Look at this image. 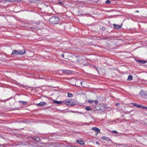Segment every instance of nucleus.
Returning <instances> with one entry per match:
<instances>
[{"label": "nucleus", "instance_id": "1", "mask_svg": "<svg viewBox=\"0 0 147 147\" xmlns=\"http://www.w3.org/2000/svg\"><path fill=\"white\" fill-rule=\"evenodd\" d=\"M59 19L56 17H53L49 19V22L52 24H55L58 23Z\"/></svg>", "mask_w": 147, "mask_h": 147}, {"label": "nucleus", "instance_id": "2", "mask_svg": "<svg viewBox=\"0 0 147 147\" xmlns=\"http://www.w3.org/2000/svg\"><path fill=\"white\" fill-rule=\"evenodd\" d=\"M65 104L68 106H71L75 105V101L73 100H66L65 101Z\"/></svg>", "mask_w": 147, "mask_h": 147}, {"label": "nucleus", "instance_id": "3", "mask_svg": "<svg viewBox=\"0 0 147 147\" xmlns=\"http://www.w3.org/2000/svg\"><path fill=\"white\" fill-rule=\"evenodd\" d=\"M140 96H142L144 98H147V94H146L143 90H141L140 93Z\"/></svg>", "mask_w": 147, "mask_h": 147}, {"label": "nucleus", "instance_id": "4", "mask_svg": "<svg viewBox=\"0 0 147 147\" xmlns=\"http://www.w3.org/2000/svg\"><path fill=\"white\" fill-rule=\"evenodd\" d=\"M96 112L97 113H100L104 112L105 111V109L104 108H101L98 109H96Z\"/></svg>", "mask_w": 147, "mask_h": 147}, {"label": "nucleus", "instance_id": "5", "mask_svg": "<svg viewBox=\"0 0 147 147\" xmlns=\"http://www.w3.org/2000/svg\"><path fill=\"white\" fill-rule=\"evenodd\" d=\"M18 55H22L25 53L26 51L24 49L21 50H18Z\"/></svg>", "mask_w": 147, "mask_h": 147}, {"label": "nucleus", "instance_id": "6", "mask_svg": "<svg viewBox=\"0 0 147 147\" xmlns=\"http://www.w3.org/2000/svg\"><path fill=\"white\" fill-rule=\"evenodd\" d=\"M92 130H94L95 132H96L97 134H96L97 135V134L100 133V130L98 128L96 127H92Z\"/></svg>", "mask_w": 147, "mask_h": 147}, {"label": "nucleus", "instance_id": "7", "mask_svg": "<svg viewBox=\"0 0 147 147\" xmlns=\"http://www.w3.org/2000/svg\"><path fill=\"white\" fill-rule=\"evenodd\" d=\"M46 103L45 102H40L39 103L36 104V105L38 107H40L42 106L46 105Z\"/></svg>", "mask_w": 147, "mask_h": 147}, {"label": "nucleus", "instance_id": "8", "mask_svg": "<svg viewBox=\"0 0 147 147\" xmlns=\"http://www.w3.org/2000/svg\"><path fill=\"white\" fill-rule=\"evenodd\" d=\"M12 55H18V50H14L11 53Z\"/></svg>", "mask_w": 147, "mask_h": 147}, {"label": "nucleus", "instance_id": "9", "mask_svg": "<svg viewBox=\"0 0 147 147\" xmlns=\"http://www.w3.org/2000/svg\"><path fill=\"white\" fill-rule=\"evenodd\" d=\"M62 71L63 73H65L69 74H70L71 73V71L68 70L63 69L62 70Z\"/></svg>", "mask_w": 147, "mask_h": 147}, {"label": "nucleus", "instance_id": "10", "mask_svg": "<svg viewBox=\"0 0 147 147\" xmlns=\"http://www.w3.org/2000/svg\"><path fill=\"white\" fill-rule=\"evenodd\" d=\"M113 26L115 29H119L121 28L122 25L119 26L115 24H114Z\"/></svg>", "mask_w": 147, "mask_h": 147}, {"label": "nucleus", "instance_id": "11", "mask_svg": "<svg viewBox=\"0 0 147 147\" xmlns=\"http://www.w3.org/2000/svg\"><path fill=\"white\" fill-rule=\"evenodd\" d=\"M88 102L89 103H92L94 102L96 104L98 103V101L97 100H90L88 101Z\"/></svg>", "mask_w": 147, "mask_h": 147}, {"label": "nucleus", "instance_id": "12", "mask_svg": "<svg viewBox=\"0 0 147 147\" xmlns=\"http://www.w3.org/2000/svg\"><path fill=\"white\" fill-rule=\"evenodd\" d=\"M76 142L80 144L81 145H84L85 144V143L83 140H77Z\"/></svg>", "mask_w": 147, "mask_h": 147}, {"label": "nucleus", "instance_id": "13", "mask_svg": "<svg viewBox=\"0 0 147 147\" xmlns=\"http://www.w3.org/2000/svg\"><path fill=\"white\" fill-rule=\"evenodd\" d=\"M101 139L103 140H105L107 141H109V138L105 136L102 137Z\"/></svg>", "mask_w": 147, "mask_h": 147}, {"label": "nucleus", "instance_id": "14", "mask_svg": "<svg viewBox=\"0 0 147 147\" xmlns=\"http://www.w3.org/2000/svg\"><path fill=\"white\" fill-rule=\"evenodd\" d=\"M33 140H34L36 141H38L39 140L40 138L39 137L35 136L32 138Z\"/></svg>", "mask_w": 147, "mask_h": 147}, {"label": "nucleus", "instance_id": "15", "mask_svg": "<svg viewBox=\"0 0 147 147\" xmlns=\"http://www.w3.org/2000/svg\"><path fill=\"white\" fill-rule=\"evenodd\" d=\"M53 102L54 103L57 104H61L62 103V102L61 101H59L54 100H53Z\"/></svg>", "mask_w": 147, "mask_h": 147}, {"label": "nucleus", "instance_id": "16", "mask_svg": "<svg viewBox=\"0 0 147 147\" xmlns=\"http://www.w3.org/2000/svg\"><path fill=\"white\" fill-rule=\"evenodd\" d=\"M133 104L134 105V106L136 107H137L140 108L141 105H139L138 104H136V103H133Z\"/></svg>", "mask_w": 147, "mask_h": 147}, {"label": "nucleus", "instance_id": "17", "mask_svg": "<svg viewBox=\"0 0 147 147\" xmlns=\"http://www.w3.org/2000/svg\"><path fill=\"white\" fill-rule=\"evenodd\" d=\"M85 109L87 111H90L92 110V108L89 106H88L85 108Z\"/></svg>", "mask_w": 147, "mask_h": 147}, {"label": "nucleus", "instance_id": "18", "mask_svg": "<svg viewBox=\"0 0 147 147\" xmlns=\"http://www.w3.org/2000/svg\"><path fill=\"white\" fill-rule=\"evenodd\" d=\"M81 84L82 85V86L84 87H85L86 86L84 85V84H85L86 82H85L83 81L82 82H80Z\"/></svg>", "mask_w": 147, "mask_h": 147}, {"label": "nucleus", "instance_id": "19", "mask_svg": "<svg viewBox=\"0 0 147 147\" xmlns=\"http://www.w3.org/2000/svg\"><path fill=\"white\" fill-rule=\"evenodd\" d=\"M133 79L132 76L131 75H129L127 78V80H131Z\"/></svg>", "mask_w": 147, "mask_h": 147}, {"label": "nucleus", "instance_id": "20", "mask_svg": "<svg viewBox=\"0 0 147 147\" xmlns=\"http://www.w3.org/2000/svg\"><path fill=\"white\" fill-rule=\"evenodd\" d=\"M19 102H20L23 105H25L27 103V102L26 101L20 100Z\"/></svg>", "mask_w": 147, "mask_h": 147}, {"label": "nucleus", "instance_id": "21", "mask_svg": "<svg viewBox=\"0 0 147 147\" xmlns=\"http://www.w3.org/2000/svg\"><path fill=\"white\" fill-rule=\"evenodd\" d=\"M140 108H141L144 109H147V107H145L142 105H141Z\"/></svg>", "mask_w": 147, "mask_h": 147}, {"label": "nucleus", "instance_id": "22", "mask_svg": "<svg viewBox=\"0 0 147 147\" xmlns=\"http://www.w3.org/2000/svg\"><path fill=\"white\" fill-rule=\"evenodd\" d=\"M67 96L69 97H72L73 95L71 94L70 93H68V94H67Z\"/></svg>", "mask_w": 147, "mask_h": 147}, {"label": "nucleus", "instance_id": "23", "mask_svg": "<svg viewBox=\"0 0 147 147\" xmlns=\"http://www.w3.org/2000/svg\"><path fill=\"white\" fill-rule=\"evenodd\" d=\"M112 132L114 134H117L118 133V132L117 131H112Z\"/></svg>", "mask_w": 147, "mask_h": 147}, {"label": "nucleus", "instance_id": "24", "mask_svg": "<svg viewBox=\"0 0 147 147\" xmlns=\"http://www.w3.org/2000/svg\"><path fill=\"white\" fill-rule=\"evenodd\" d=\"M111 3V2L109 0H107L106 1V3Z\"/></svg>", "mask_w": 147, "mask_h": 147}, {"label": "nucleus", "instance_id": "25", "mask_svg": "<svg viewBox=\"0 0 147 147\" xmlns=\"http://www.w3.org/2000/svg\"><path fill=\"white\" fill-rule=\"evenodd\" d=\"M102 30L104 31L105 30V28L104 27H102Z\"/></svg>", "mask_w": 147, "mask_h": 147}, {"label": "nucleus", "instance_id": "26", "mask_svg": "<svg viewBox=\"0 0 147 147\" xmlns=\"http://www.w3.org/2000/svg\"><path fill=\"white\" fill-rule=\"evenodd\" d=\"M61 56L62 57H64V54H62Z\"/></svg>", "mask_w": 147, "mask_h": 147}, {"label": "nucleus", "instance_id": "27", "mask_svg": "<svg viewBox=\"0 0 147 147\" xmlns=\"http://www.w3.org/2000/svg\"><path fill=\"white\" fill-rule=\"evenodd\" d=\"M6 1H13V0H5Z\"/></svg>", "mask_w": 147, "mask_h": 147}, {"label": "nucleus", "instance_id": "28", "mask_svg": "<svg viewBox=\"0 0 147 147\" xmlns=\"http://www.w3.org/2000/svg\"><path fill=\"white\" fill-rule=\"evenodd\" d=\"M137 61L138 62H141V63H142V61H140V60H138Z\"/></svg>", "mask_w": 147, "mask_h": 147}, {"label": "nucleus", "instance_id": "29", "mask_svg": "<svg viewBox=\"0 0 147 147\" xmlns=\"http://www.w3.org/2000/svg\"><path fill=\"white\" fill-rule=\"evenodd\" d=\"M58 3H59L60 4H62V2H58Z\"/></svg>", "mask_w": 147, "mask_h": 147}, {"label": "nucleus", "instance_id": "30", "mask_svg": "<svg viewBox=\"0 0 147 147\" xmlns=\"http://www.w3.org/2000/svg\"><path fill=\"white\" fill-rule=\"evenodd\" d=\"M136 12H139V11H138L137 10V11H136Z\"/></svg>", "mask_w": 147, "mask_h": 147}, {"label": "nucleus", "instance_id": "31", "mask_svg": "<svg viewBox=\"0 0 147 147\" xmlns=\"http://www.w3.org/2000/svg\"><path fill=\"white\" fill-rule=\"evenodd\" d=\"M96 143L98 144V142H96Z\"/></svg>", "mask_w": 147, "mask_h": 147}, {"label": "nucleus", "instance_id": "32", "mask_svg": "<svg viewBox=\"0 0 147 147\" xmlns=\"http://www.w3.org/2000/svg\"><path fill=\"white\" fill-rule=\"evenodd\" d=\"M16 1V0H13V1Z\"/></svg>", "mask_w": 147, "mask_h": 147}, {"label": "nucleus", "instance_id": "33", "mask_svg": "<svg viewBox=\"0 0 147 147\" xmlns=\"http://www.w3.org/2000/svg\"><path fill=\"white\" fill-rule=\"evenodd\" d=\"M117 105H119V104H117Z\"/></svg>", "mask_w": 147, "mask_h": 147}, {"label": "nucleus", "instance_id": "34", "mask_svg": "<svg viewBox=\"0 0 147 147\" xmlns=\"http://www.w3.org/2000/svg\"><path fill=\"white\" fill-rule=\"evenodd\" d=\"M79 82V81H77V82Z\"/></svg>", "mask_w": 147, "mask_h": 147}]
</instances>
